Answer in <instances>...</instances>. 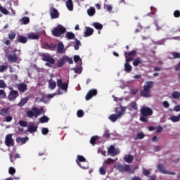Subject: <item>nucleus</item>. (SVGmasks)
Masks as SVG:
<instances>
[{"mask_svg": "<svg viewBox=\"0 0 180 180\" xmlns=\"http://www.w3.org/2000/svg\"><path fill=\"white\" fill-rule=\"evenodd\" d=\"M59 88H61L63 91H66L68 88V84L67 83H63Z\"/></svg>", "mask_w": 180, "mask_h": 180, "instance_id": "58", "label": "nucleus"}, {"mask_svg": "<svg viewBox=\"0 0 180 180\" xmlns=\"http://www.w3.org/2000/svg\"><path fill=\"white\" fill-rule=\"evenodd\" d=\"M172 96L174 99H179L180 94L178 91H174L172 94Z\"/></svg>", "mask_w": 180, "mask_h": 180, "instance_id": "44", "label": "nucleus"}, {"mask_svg": "<svg viewBox=\"0 0 180 180\" xmlns=\"http://www.w3.org/2000/svg\"><path fill=\"white\" fill-rule=\"evenodd\" d=\"M92 26H94V27L97 30H102V29H103V25L99 22H94Z\"/></svg>", "mask_w": 180, "mask_h": 180, "instance_id": "25", "label": "nucleus"}, {"mask_svg": "<svg viewBox=\"0 0 180 180\" xmlns=\"http://www.w3.org/2000/svg\"><path fill=\"white\" fill-rule=\"evenodd\" d=\"M8 70V66L5 65H0V72H5Z\"/></svg>", "mask_w": 180, "mask_h": 180, "instance_id": "53", "label": "nucleus"}, {"mask_svg": "<svg viewBox=\"0 0 180 180\" xmlns=\"http://www.w3.org/2000/svg\"><path fill=\"white\" fill-rule=\"evenodd\" d=\"M137 51L136 50H133L130 52H124V56L126 58V62L130 63V61H133L134 60V56H136Z\"/></svg>", "mask_w": 180, "mask_h": 180, "instance_id": "7", "label": "nucleus"}, {"mask_svg": "<svg viewBox=\"0 0 180 180\" xmlns=\"http://www.w3.org/2000/svg\"><path fill=\"white\" fill-rule=\"evenodd\" d=\"M41 60L42 61L46 62V67H49V68H51V67H53V65L56 64V59L51 57V55H50V53H43L41 55Z\"/></svg>", "mask_w": 180, "mask_h": 180, "instance_id": "4", "label": "nucleus"}, {"mask_svg": "<svg viewBox=\"0 0 180 180\" xmlns=\"http://www.w3.org/2000/svg\"><path fill=\"white\" fill-rule=\"evenodd\" d=\"M46 46L48 47V49H49V50H56V49H57V45H56V44H46Z\"/></svg>", "mask_w": 180, "mask_h": 180, "instance_id": "36", "label": "nucleus"}, {"mask_svg": "<svg viewBox=\"0 0 180 180\" xmlns=\"http://www.w3.org/2000/svg\"><path fill=\"white\" fill-rule=\"evenodd\" d=\"M174 18H180V11L179 10H176L174 12Z\"/></svg>", "mask_w": 180, "mask_h": 180, "instance_id": "61", "label": "nucleus"}, {"mask_svg": "<svg viewBox=\"0 0 180 180\" xmlns=\"http://www.w3.org/2000/svg\"><path fill=\"white\" fill-rule=\"evenodd\" d=\"M16 37V33L13 32V31H11L8 34V39L9 40H15V38Z\"/></svg>", "mask_w": 180, "mask_h": 180, "instance_id": "39", "label": "nucleus"}, {"mask_svg": "<svg viewBox=\"0 0 180 180\" xmlns=\"http://www.w3.org/2000/svg\"><path fill=\"white\" fill-rule=\"evenodd\" d=\"M5 119H6V122L9 123V122H12V119H13V118L11 115H7V116H6Z\"/></svg>", "mask_w": 180, "mask_h": 180, "instance_id": "63", "label": "nucleus"}, {"mask_svg": "<svg viewBox=\"0 0 180 180\" xmlns=\"http://www.w3.org/2000/svg\"><path fill=\"white\" fill-rule=\"evenodd\" d=\"M28 39L30 40H39V39H40V35L37 34L34 32H31L28 34Z\"/></svg>", "mask_w": 180, "mask_h": 180, "instance_id": "18", "label": "nucleus"}, {"mask_svg": "<svg viewBox=\"0 0 180 180\" xmlns=\"http://www.w3.org/2000/svg\"><path fill=\"white\" fill-rule=\"evenodd\" d=\"M0 98L1 99H5V98H6V93H5L4 90L0 89Z\"/></svg>", "mask_w": 180, "mask_h": 180, "instance_id": "50", "label": "nucleus"}, {"mask_svg": "<svg viewBox=\"0 0 180 180\" xmlns=\"http://www.w3.org/2000/svg\"><path fill=\"white\" fill-rule=\"evenodd\" d=\"M131 65H130V63L129 62H127L124 64V70L126 71V72H131Z\"/></svg>", "mask_w": 180, "mask_h": 180, "instance_id": "28", "label": "nucleus"}, {"mask_svg": "<svg viewBox=\"0 0 180 180\" xmlns=\"http://www.w3.org/2000/svg\"><path fill=\"white\" fill-rule=\"evenodd\" d=\"M27 101H29V99H27V98L26 97L24 98H22L20 103H18V106H25V105L27 103Z\"/></svg>", "mask_w": 180, "mask_h": 180, "instance_id": "35", "label": "nucleus"}, {"mask_svg": "<svg viewBox=\"0 0 180 180\" xmlns=\"http://www.w3.org/2000/svg\"><path fill=\"white\" fill-rule=\"evenodd\" d=\"M140 118L139 120L143 122V123H148V117L153 116V109L148 107H142L140 109Z\"/></svg>", "mask_w": 180, "mask_h": 180, "instance_id": "2", "label": "nucleus"}, {"mask_svg": "<svg viewBox=\"0 0 180 180\" xmlns=\"http://www.w3.org/2000/svg\"><path fill=\"white\" fill-rule=\"evenodd\" d=\"M98 95V91L95 89H91L88 91L85 96L86 101H89L90 99H92L94 96H96Z\"/></svg>", "mask_w": 180, "mask_h": 180, "instance_id": "10", "label": "nucleus"}, {"mask_svg": "<svg viewBox=\"0 0 180 180\" xmlns=\"http://www.w3.org/2000/svg\"><path fill=\"white\" fill-rule=\"evenodd\" d=\"M51 33L55 37H61V34L67 33V28L61 25H58L52 30Z\"/></svg>", "mask_w": 180, "mask_h": 180, "instance_id": "5", "label": "nucleus"}, {"mask_svg": "<svg viewBox=\"0 0 180 180\" xmlns=\"http://www.w3.org/2000/svg\"><path fill=\"white\" fill-rule=\"evenodd\" d=\"M119 153H120L119 149L115 148V146L113 145H111L108 148V155H110L111 157H116V155L119 154Z\"/></svg>", "mask_w": 180, "mask_h": 180, "instance_id": "8", "label": "nucleus"}, {"mask_svg": "<svg viewBox=\"0 0 180 180\" xmlns=\"http://www.w3.org/2000/svg\"><path fill=\"white\" fill-rule=\"evenodd\" d=\"M50 120V118H49L47 116L44 115L43 117H41L39 118L40 123H47Z\"/></svg>", "mask_w": 180, "mask_h": 180, "instance_id": "33", "label": "nucleus"}, {"mask_svg": "<svg viewBox=\"0 0 180 180\" xmlns=\"http://www.w3.org/2000/svg\"><path fill=\"white\" fill-rule=\"evenodd\" d=\"M84 115V110H79L77 112V117H82Z\"/></svg>", "mask_w": 180, "mask_h": 180, "instance_id": "56", "label": "nucleus"}, {"mask_svg": "<svg viewBox=\"0 0 180 180\" xmlns=\"http://www.w3.org/2000/svg\"><path fill=\"white\" fill-rule=\"evenodd\" d=\"M15 43H22V44H25V43H27V37L18 35V39L15 40Z\"/></svg>", "mask_w": 180, "mask_h": 180, "instance_id": "15", "label": "nucleus"}, {"mask_svg": "<svg viewBox=\"0 0 180 180\" xmlns=\"http://www.w3.org/2000/svg\"><path fill=\"white\" fill-rule=\"evenodd\" d=\"M162 105L166 108H169V103H168L167 101H163Z\"/></svg>", "mask_w": 180, "mask_h": 180, "instance_id": "64", "label": "nucleus"}, {"mask_svg": "<svg viewBox=\"0 0 180 180\" xmlns=\"http://www.w3.org/2000/svg\"><path fill=\"white\" fill-rule=\"evenodd\" d=\"M18 124L19 126H20L21 127H27V122L26 121H23V120H20L18 122Z\"/></svg>", "mask_w": 180, "mask_h": 180, "instance_id": "45", "label": "nucleus"}, {"mask_svg": "<svg viewBox=\"0 0 180 180\" xmlns=\"http://www.w3.org/2000/svg\"><path fill=\"white\" fill-rule=\"evenodd\" d=\"M104 9H105L108 12H110V11L113 9V7L110 4H105Z\"/></svg>", "mask_w": 180, "mask_h": 180, "instance_id": "52", "label": "nucleus"}, {"mask_svg": "<svg viewBox=\"0 0 180 180\" xmlns=\"http://www.w3.org/2000/svg\"><path fill=\"white\" fill-rule=\"evenodd\" d=\"M77 160L79 162H86V159H85L82 155H77Z\"/></svg>", "mask_w": 180, "mask_h": 180, "instance_id": "48", "label": "nucleus"}, {"mask_svg": "<svg viewBox=\"0 0 180 180\" xmlns=\"http://www.w3.org/2000/svg\"><path fill=\"white\" fill-rule=\"evenodd\" d=\"M154 86V82L148 81L143 86V89L141 91V96L143 98H150L151 95V88Z\"/></svg>", "mask_w": 180, "mask_h": 180, "instance_id": "3", "label": "nucleus"}, {"mask_svg": "<svg viewBox=\"0 0 180 180\" xmlns=\"http://www.w3.org/2000/svg\"><path fill=\"white\" fill-rule=\"evenodd\" d=\"M8 173L10 175H13L14 174L16 173V169H15L13 167H11L8 169Z\"/></svg>", "mask_w": 180, "mask_h": 180, "instance_id": "55", "label": "nucleus"}, {"mask_svg": "<svg viewBox=\"0 0 180 180\" xmlns=\"http://www.w3.org/2000/svg\"><path fill=\"white\" fill-rule=\"evenodd\" d=\"M0 11L4 13V15H8L9 11L5 8H4L1 5H0Z\"/></svg>", "mask_w": 180, "mask_h": 180, "instance_id": "47", "label": "nucleus"}, {"mask_svg": "<svg viewBox=\"0 0 180 180\" xmlns=\"http://www.w3.org/2000/svg\"><path fill=\"white\" fill-rule=\"evenodd\" d=\"M96 140H98V136H92L90 139V143L92 146H95L96 144Z\"/></svg>", "mask_w": 180, "mask_h": 180, "instance_id": "43", "label": "nucleus"}, {"mask_svg": "<svg viewBox=\"0 0 180 180\" xmlns=\"http://www.w3.org/2000/svg\"><path fill=\"white\" fill-rule=\"evenodd\" d=\"M76 162L77 165L80 167V168H82V169H88L89 168V165H88V164L84 165H82L79 162H78V160H76Z\"/></svg>", "mask_w": 180, "mask_h": 180, "instance_id": "41", "label": "nucleus"}, {"mask_svg": "<svg viewBox=\"0 0 180 180\" xmlns=\"http://www.w3.org/2000/svg\"><path fill=\"white\" fill-rule=\"evenodd\" d=\"M50 15H51V19H57L60 16V13L58 12V9H56L54 7H51L50 8Z\"/></svg>", "mask_w": 180, "mask_h": 180, "instance_id": "11", "label": "nucleus"}, {"mask_svg": "<svg viewBox=\"0 0 180 180\" xmlns=\"http://www.w3.org/2000/svg\"><path fill=\"white\" fill-rule=\"evenodd\" d=\"M95 12H96L95 7H91L87 10V13L89 16H94V15H95Z\"/></svg>", "mask_w": 180, "mask_h": 180, "instance_id": "31", "label": "nucleus"}, {"mask_svg": "<svg viewBox=\"0 0 180 180\" xmlns=\"http://www.w3.org/2000/svg\"><path fill=\"white\" fill-rule=\"evenodd\" d=\"M57 51L59 53V54H63V52L64 51V44H63V43L58 44Z\"/></svg>", "mask_w": 180, "mask_h": 180, "instance_id": "23", "label": "nucleus"}, {"mask_svg": "<svg viewBox=\"0 0 180 180\" xmlns=\"http://www.w3.org/2000/svg\"><path fill=\"white\" fill-rule=\"evenodd\" d=\"M0 88H6V84L5 83V81L0 80Z\"/></svg>", "mask_w": 180, "mask_h": 180, "instance_id": "62", "label": "nucleus"}, {"mask_svg": "<svg viewBox=\"0 0 180 180\" xmlns=\"http://www.w3.org/2000/svg\"><path fill=\"white\" fill-rule=\"evenodd\" d=\"M27 130L30 131V133H34V131H37V127L34 125H29Z\"/></svg>", "mask_w": 180, "mask_h": 180, "instance_id": "26", "label": "nucleus"}, {"mask_svg": "<svg viewBox=\"0 0 180 180\" xmlns=\"http://www.w3.org/2000/svg\"><path fill=\"white\" fill-rule=\"evenodd\" d=\"M141 63H143V60H141V58H138L134 60L133 65H134V67H138V65L139 64H141Z\"/></svg>", "mask_w": 180, "mask_h": 180, "instance_id": "32", "label": "nucleus"}, {"mask_svg": "<svg viewBox=\"0 0 180 180\" xmlns=\"http://www.w3.org/2000/svg\"><path fill=\"white\" fill-rule=\"evenodd\" d=\"M5 144L7 147H11V146L13 147L15 146V141L12 139V134L6 136Z\"/></svg>", "mask_w": 180, "mask_h": 180, "instance_id": "9", "label": "nucleus"}, {"mask_svg": "<svg viewBox=\"0 0 180 180\" xmlns=\"http://www.w3.org/2000/svg\"><path fill=\"white\" fill-rule=\"evenodd\" d=\"M18 89L20 94H25L27 91V84L25 83H20L17 85Z\"/></svg>", "mask_w": 180, "mask_h": 180, "instance_id": "13", "label": "nucleus"}, {"mask_svg": "<svg viewBox=\"0 0 180 180\" xmlns=\"http://www.w3.org/2000/svg\"><path fill=\"white\" fill-rule=\"evenodd\" d=\"M19 96V92L16 90H11L8 96V101H15Z\"/></svg>", "mask_w": 180, "mask_h": 180, "instance_id": "12", "label": "nucleus"}, {"mask_svg": "<svg viewBox=\"0 0 180 180\" xmlns=\"http://www.w3.org/2000/svg\"><path fill=\"white\" fill-rule=\"evenodd\" d=\"M169 120L173 122V123H176V122H179L180 120V113L177 115H172L170 117Z\"/></svg>", "mask_w": 180, "mask_h": 180, "instance_id": "22", "label": "nucleus"}, {"mask_svg": "<svg viewBox=\"0 0 180 180\" xmlns=\"http://www.w3.org/2000/svg\"><path fill=\"white\" fill-rule=\"evenodd\" d=\"M94 34V29L86 27V31L84 32V37H89V36H92Z\"/></svg>", "mask_w": 180, "mask_h": 180, "instance_id": "17", "label": "nucleus"}, {"mask_svg": "<svg viewBox=\"0 0 180 180\" xmlns=\"http://www.w3.org/2000/svg\"><path fill=\"white\" fill-rule=\"evenodd\" d=\"M73 70L76 74H81V72H82V67L75 68H73Z\"/></svg>", "mask_w": 180, "mask_h": 180, "instance_id": "51", "label": "nucleus"}, {"mask_svg": "<svg viewBox=\"0 0 180 180\" xmlns=\"http://www.w3.org/2000/svg\"><path fill=\"white\" fill-rule=\"evenodd\" d=\"M65 37L68 40H72L75 39V34L72 32H67Z\"/></svg>", "mask_w": 180, "mask_h": 180, "instance_id": "21", "label": "nucleus"}, {"mask_svg": "<svg viewBox=\"0 0 180 180\" xmlns=\"http://www.w3.org/2000/svg\"><path fill=\"white\" fill-rule=\"evenodd\" d=\"M115 168L119 171V172H121L123 174V172H131V167H130V165H122L120 163H117V165H115Z\"/></svg>", "mask_w": 180, "mask_h": 180, "instance_id": "6", "label": "nucleus"}, {"mask_svg": "<svg viewBox=\"0 0 180 180\" xmlns=\"http://www.w3.org/2000/svg\"><path fill=\"white\" fill-rule=\"evenodd\" d=\"M49 89H56V86H57V83H56V82H53V79H51V80H49Z\"/></svg>", "mask_w": 180, "mask_h": 180, "instance_id": "30", "label": "nucleus"}, {"mask_svg": "<svg viewBox=\"0 0 180 180\" xmlns=\"http://www.w3.org/2000/svg\"><path fill=\"white\" fill-rule=\"evenodd\" d=\"M20 21L22 22V25H27L29 22H30V20L28 17H22Z\"/></svg>", "mask_w": 180, "mask_h": 180, "instance_id": "38", "label": "nucleus"}, {"mask_svg": "<svg viewBox=\"0 0 180 180\" xmlns=\"http://www.w3.org/2000/svg\"><path fill=\"white\" fill-rule=\"evenodd\" d=\"M66 6H67L68 11H73L74 4L72 3V0H68L66 1Z\"/></svg>", "mask_w": 180, "mask_h": 180, "instance_id": "20", "label": "nucleus"}, {"mask_svg": "<svg viewBox=\"0 0 180 180\" xmlns=\"http://www.w3.org/2000/svg\"><path fill=\"white\" fill-rule=\"evenodd\" d=\"M172 56H173V58H180V53L173 51L171 53Z\"/></svg>", "mask_w": 180, "mask_h": 180, "instance_id": "49", "label": "nucleus"}, {"mask_svg": "<svg viewBox=\"0 0 180 180\" xmlns=\"http://www.w3.org/2000/svg\"><path fill=\"white\" fill-rule=\"evenodd\" d=\"M146 137V135L143 132H139L136 134V136L135 138V140H141Z\"/></svg>", "mask_w": 180, "mask_h": 180, "instance_id": "34", "label": "nucleus"}, {"mask_svg": "<svg viewBox=\"0 0 180 180\" xmlns=\"http://www.w3.org/2000/svg\"><path fill=\"white\" fill-rule=\"evenodd\" d=\"M65 64V60L64 59V56L60 58L58 62H57V68H61L63 65Z\"/></svg>", "mask_w": 180, "mask_h": 180, "instance_id": "24", "label": "nucleus"}, {"mask_svg": "<svg viewBox=\"0 0 180 180\" xmlns=\"http://www.w3.org/2000/svg\"><path fill=\"white\" fill-rule=\"evenodd\" d=\"M103 137H106L107 139H109V137H110V133L108 129H106L105 131V133L103 134Z\"/></svg>", "mask_w": 180, "mask_h": 180, "instance_id": "59", "label": "nucleus"}, {"mask_svg": "<svg viewBox=\"0 0 180 180\" xmlns=\"http://www.w3.org/2000/svg\"><path fill=\"white\" fill-rule=\"evenodd\" d=\"M158 169L160 171V172H161V174H165V175H167V174H168V171L165 169L163 164H159L158 165Z\"/></svg>", "mask_w": 180, "mask_h": 180, "instance_id": "19", "label": "nucleus"}, {"mask_svg": "<svg viewBox=\"0 0 180 180\" xmlns=\"http://www.w3.org/2000/svg\"><path fill=\"white\" fill-rule=\"evenodd\" d=\"M126 109H127V108L122 105H120V108H115L116 114L110 115L108 117L109 120L112 122V123H115V122H116L117 119H122V117L124 115H126Z\"/></svg>", "mask_w": 180, "mask_h": 180, "instance_id": "1", "label": "nucleus"}, {"mask_svg": "<svg viewBox=\"0 0 180 180\" xmlns=\"http://www.w3.org/2000/svg\"><path fill=\"white\" fill-rule=\"evenodd\" d=\"M27 117H30V119H32L33 117H36V112H34L32 108L31 110L27 112Z\"/></svg>", "mask_w": 180, "mask_h": 180, "instance_id": "29", "label": "nucleus"}, {"mask_svg": "<svg viewBox=\"0 0 180 180\" xmlns=\"http://www.w3.org/2000/svg\"><path fill=\"white\" fill-rule=\"evenodd\" d=\"M115 161L116 160H115L114 159L109 158L104 161V164H107V165H110H110L113 164V162H115Z\"/></svg>", "mask_w": 180, "mask_h": 180, "instance_id": "37", "label": "nucleus"}, {"mask_svg": "<svg viewBox=\"0 0 180 180\" xmlns=\"http://www.w3.org/2000/svg\"><path fill=\"white\" fill-rule=\"evenodd\" d=\"M32 110L35 113V117H38L41 115V113H44L43 108H38L37 107H32Z\"/></svg>", "mask_w": 180, "mask_h": 180, "instance_id": "16", "label": "nucleus"}, {"mask_svg": "<svg viewBox=\"0 0 180 180\" xmlns=\"http://www.w3.org/2000/svg\"><path fill=\"white\" fill-rule=\"evenodd\" d=\"M11 112H9V108H4L0 110L1 116H6V115H9Z\"/></svg>", "mask_w": 180, "mask_h": 180, "instance_id": "27", "label": "nucleus"}, {"mask_svg": "<svg viewBox=\"0 0 180 180\" xmlns=\"http://www.w3.org/2000/svg\"><path fill=\"white\" fill-rule=\"evenodd\" d=\"M79 46H81V41H79L78 39H76V44L74 45L75 50H79Z\"/></svg>", "mask_w": 180, "mask_h": 180, "instance_id": "46", "label": "nucleus"}, {"mask_svg": "<svg viewBox=\"0 0 180 180\" xmlns=\"http://www.w3.org/2000/svg\"><path fill=\"white\" fill-rule=\"evenodd\" d=\"M41 133L44 134V136H46V134H49V129L47 128H42L41 129Z\"/></svg>", "mask_w": 180, "mask_h": 180, "instance_id": "60", "label": "nucleus"}, {"mask_svg": "<svg viewBox=\"0 0 180 180\" xmlns=\"http://www.w3.org/2000/svg\"><path fill=\"white\" fill-rule=\"evenodd\" d=\"M124 161L128 164L133 162V155H129L127 158H124Z\"/></svg>", "mask_w": 180, "mask_h": 180, "instance_id": "40", "label": "nucleus"}, {"mask_svg": "<svg viewBox=\"0 0 180 180\" xmlns=\"http://www.w3.org/2000/svg\"><path fill=\"white\" fill-rule=\"evenodd\" d=\"M7 58L9 63H16V61L19 60V58L18 57V55H16V53L8 55Z\"/></svg>", "mask_w": 180, "mask_h": 180, "instance_id": "14", "label": "nucleus"}, {"mask_svg": "<svg viewBox=\"0 0 180 180\" xmlns=\"http://www.w3.org/2000/svg\"><path fill=\"white\" fill-rule=\"evenodd\" d=\"M63 58L65 59V63L68 62L69 64H73L74 63V60H72V58H70L67 56H64Z\"/></svg>", "mask_w": 180, "mask_h": 180, "instance_id": "42", "label": "nucleus"}, {"mask_svg": "<svg viewBox=\"0 0 180 180\" xmlns=\"http://www.w3.org/2000/svg\"><path fill=\"white\" fill-rule=\"evenodd\" d=\"M131 109H134V110H137L138 108H137V103H136L135 101H133L131 103Z\"/></svg>", "mask_w": 180, "mask_h": 180, "instance_id": "57", "label": "nucleus"}, {"mask_svg": "<svg viewBox=\"0 0 180 180\" xmlns=\"http://www.w3.org/2000/svg\"><path fill=\"white\" fill-rule=\"evenodd\" d=\"M99 174L100 175H106V169H105V167H100Z\"/></svg>", "mask_w": 180, "mask_h": 180, "instance_id": "54", "label": "nucleus"}]
</instances>
